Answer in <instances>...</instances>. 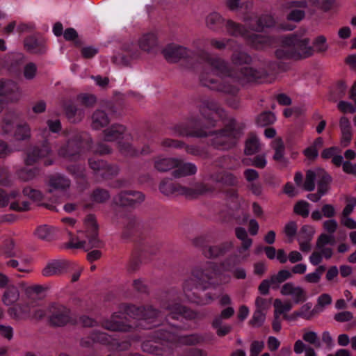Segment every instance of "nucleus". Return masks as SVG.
<instances>
[{
	"label": "nucleus",
	"instance_id": "680f3d73",
	"mask_svg": "<svg viewBox=\"0 0 356 356\" xmlns=\"http://www.w3.org/2000/svg\"><path fill=\"white\" fill-rule=\"evenodd\" d=\"M292 277V273L288 270H281L276 275L271 276L272 284H279Z\"/></svg>",
	"mask_w": 356,
	"mask_h": 356
},
{
	"label": "nucleus",
	"instance_id": "de8ad7c7",
	"mask_svg": "<svg viewBox=\"0 0 356 356\" xmlns=\"http://www.w3.org/2000/svg\"><path fill=\"white\" fill-rule=\"evenodd\" d=\"M318 177V169L316 170H308L306 173L303 188L307 191H313L315 188V181Z\"/></svg>",
	"mask_w": 356,
	"mask_h": 356
},
{
	"label": "nucleus",
	"instance_id": "603ef678",
	"mask_svg": "<svg viewBox=\"0 0 356 356\" xmlns=\"http://www.w3.org/2000/svg\"><path fill=\"white\" fill-rule=\"evenodd\" d=\"M245 39L256 49L261 48L263 44L268 42V38L262 35L251 33L248 32Z\"/></svg>",
	"mask_w": 356,
	"mask_h": 356
},
{
	"label": "nucleus",
	"instance_id": "6e6d98bb",
	"mask_svg": "<svg viewBox=\"0 0 356 356\" xmlns=\"http://www.w3.org/2000/svg\"><path fill=\"white\" fill-rule=\"evenodd\" d=\"M276 118L270 111H266L261 113L257 118V123L261 127H266L273 124L275 121Z\"/></svg>",
	"mask_w": 356,
	"mask_h": 356
},
{
	"label": "nucleus",
	"instance_id": "9d476101",
	"mask_svg": "<svg viewBox=\"0 0 356 356\" xmlns=\"http://www.w3.org/2000/svg\"><path fill=\"white\" fill-rule=\"evenodd\" d=\"M83 137L80 134H75L68 140L67 143L58 149V155L69 159H75L83 146Z\"/></svg>",
	"mask_w": 356,
	"mask_h": 356
},
{
	"label": "nucleus",
	"instance_id": "2f4dec72",
	"mask_svg": "<svg viewBox=\"0 0 356 356\" xmlns=\"http://www.w3.org/2000/svg\"><path fill=\"white\" fill-rule=\"evenodd\" d=\"M68 267L65 261H54L49 263L42 270V275L45 277L60 275L64 273Z\"/></svg>",
	"mask_w": 356,
	"mask_h": 356
},
{
	"label": "nucleus",
	"instance_id": "b1692460",
	"mask_svg": "<svg viewBox=\"0 0 356 356\" xmlns=\"http://www.w3.org/2000/svg\"><path fill=\"white\" fill-rule=\"evenodd\" d=\"M122 231L121 237L124 240L131 238L137 231V221L135 216L126 215L122 218Z\"/></svg>",
	"mask_w": 356,
	"mask_h": 356
},
{
	"label": "nucleus",
	"instance_id": "dca6fc26",
	"mask_svg": "<svg viewBox=\"0 0 356 356\" xmlns=\"http://www.w3.org/2000/svg\"><path fill=\"white\" fill-rule=\"evenodd\" d=\"M104 140L113 142L120 139L129 140L131 138L130 134H127V128L120 124H113L103 131Z\"/></svg>",
	"mask_w": 356,
	"mask_h": 356
},
{
	"label": "nucleus",
	"instance_id": "bf43d9fd",
	"mask_svg": "<svg viewBox=\"0 0 356 356\" xmlns=\"http://www.w3.org/2000/svg\"><path fill=\"white\" fill-rule=\"evenodd\" d=\"M273 148L275 150L273 159L281 161L284 156V145L281 138H276L272 143Z\"/></svg>",
	"mask_w": 356,
	"mask_h": 356
},
{
	"label": "nucleus",
	"instance_id": "09e8293b",
	"mask_svg": "<svg viewBox=\"0 0 356 356\" xmlns=\"http://www.w3.org/2000/svg\"><path fill=\"white\" fill-rule=\"evenodd\" d=\"M184 147L188 154L193 156H197L201 159H207L210 156L208 150L205 147L197 145H188L186 144Z\"/></svg>",
	"mask_w": 356,
	"mask_h": 356
},
{
	"label": "nucleus",
	"instance_id": "13d9d810",
	"mask_svg": "<svg viewBox=\"0 0 356 356\" xmlns=\"http://www.w3.org/2000/svg\"><path fill=\"white\" fill-rule=\"evenodd\" d=\"M309 206L310 204L307 202L300 200L294 205L293 211L302 218H307L309 213Z\"/></svg>",
	"mask_w": 356,
	"mask_h": 356
},
{
	"label": "nucleus",
	"instance_id": "6ab92c4d",
	"mask_svg": "<svg viewBox=\"0 0 356 356\" xmlns=\"http://www.w3.org/2000/svg\"><path fill=\"white\" fill-rule=\"evenodd\" d=\"M122 318L120 312L114 313L110 319L104 320L102 323V326L111 331H119V332H129L132 330L133 327L129 324H127L122 321H120Z\"/></svg>",
	"mask_w": 356,
	"mask_h": 356
},
{
	"label": "nucleus",
	"instance_id": "cd10ccee",
	"mask_svg": "<svg viewBox=\"0 0 356 356\" xmlns=\"http://www.w3.org/2000/svg\"><path fill=\"white\" fill-rule=\"evenodd\" d=\"M17 116L14 112H6L0 122L1 134L3 136H11L15 128Z\"/></svg>",
	"mask_w": 356,
	"mask_h": 356
},
{
	"label": "nucleus",
	"instance_id": "79ce46f5",
	"mask_svg": "<svg viewBox=\"0 0 356 356\" xmlns=\"http://www.w3.org/2000/svg\"><path fill=\"white\" fill-rule=\"evenodd\" d=\"M318 191L324 195L330 189V184L332 181L331 176L323 169H318V177L317 179Z\"/></svg>",
	"mask_w": 356,
	"mask_h": 356
},
{
	"label": "nucleus",
	"instance_id": "5701e85b",
	"mask_svg": "<svg viewBox=\"0 0 356 356\" xmlns=\"http://www.w3.org/2000/svg\"><path fill=\"white\" fill-rule=\"evenodd\" d=\"M232 54L230 57L231 63L236 67L243 65H250L252 61V58L250 54L244 51L241 50V45L237 42H234V46L232 47Z\"/></svg>",
	"mask_w": 356,
	"mask_h": 356
},
{
	"label": "nucleus",
	"instance_id": "37998d69",
	"mask_svg": "<svg viewBox=\"0 0 356 356\" xmlns=\"http://www.w3.org/2000/svg\"><path fill=\"white\" fill-rule=\"evenodd\" d=\"M261 144L256 135L251 134L245 140L244 153L246 155H252L259 152Z\"/></svg>",
	"mask_w": 356,
	"mask_h": 356
},
{
	"label": "nucleus",
	"instance_id": "a18cd8bd",
	"mask_svg": "<svg viewBox=\"0 0 356 356\" xmlns=\"http://www.w3.org/2000/svg\"><path fill=\"white\" fill-rule=\"evenodd\" d=\"M234 314V309L232 307H228L221 311L220 314L216 315L211 322L213 328L223 326L222 321L230 318Z\"/></svg>",
	"mask_w": 356,
	"mask_h": 356
},
{
	"label": "nucleus",
	"instance_id": "5fc2aeb1",
	"mask_svg": "<svg viewBox=\"0 0 356 356\" xmlns=\"http://www.w3.org/2000/svg\"><path fill=\"white\" fill-rule=\"evenodd\" d=\"M110 198L109 192L103 188H96L92 191L91 199L93 202L97 203H104L108 200Z\"/></svg>",
	"mask_w": 356,
	"mask_h": 356
},
{
	"label": "nucleus",
	"instance_id": "f8f14e48",
	"mask_svg": "<svg viewBox=\"0 0 356 356\" xmlns=\"http://www.w3.org/2000/svg\"><path fill=\"white\" fill-rule=\"evenodd\" d=\"M86 222L88 226L86 250L88 251L92 248H102L104 243L98 237V226L95 216L92 215L88 216Z\"/></svg>",
	"mask_w": 356,
	"mask_h": 356
},
{
	"label": "nucleus",
	"instance_id": "4468645a",
	"mask_svg": "<svg viewBox=\"0 0 356 356\" xmlns=\"http://www.w3.org/2000/svg\"><path fill=\"white\" fill-rule=\"evenodd\" d=\"M24 47L30 54L43 55L47 51L45 39L39 34L27 36L24 40Z\"/></svg>",
	"mask_w": 356,
	"mask_h": 356
},
{
	"label": "nucleus",
	"instance_id": "412c9836",
	"mask_svg": "<svg viewBox=\"0 0 356 356\" xmlns=\"http://www.w3.org/2000/svg\"><path fill=\"white\" fill-rule=\"evenodd\" d=\"M209 179L216 184H221L225 186H236L238 184V177L232 172L220 171L211 173Z\"/></svg>",
	"mask_w": 356,
	"mask_h": 356
},
{
	"label": "nucleus",
	"instance_id": "49530a36",
	"mask_svg": "<svg viewBox=\"0 0 356 356\" xmlns=\"http://www.w3.org/2000/svg\"><path fill=\"white\" fill-rule=\"evenodd\" d=\"M184 292L186 296L188 298V299L190 301L193 302L197 305H209V304L211 303L214 300V298H213L211 294L209 293L205 294L204 297H200V296H197L196 295V293L193 292V291H190L188 292V291H184Z\"/></svg>",
	"mask_w": 356,
	"mask_h": 356
},
{
	"label": "nucleus",
	"instance_id": "7c9ffc66",
	"mask_svg": "<svg viewBox=\"0 0 356 356\" xmlns=\"http://www.w3.org/2000/svg\"><path fill=\"white\" fill-rule=\"evenodd\" d=\"M71 184L70 180L65 176L56 174L49 177V193H52L54 190L64 191L70 188Z\"/></svg>",
	"mask_w": 356,
	"mask_h": 356
},
{
	"label": "nucleus",
	"instance_id": "6e6552de",
	"mask_svg": "<svg viewBox=\"0 0 356 356\" xmlns=\"http://www.w3.org/2000/svg\"><path fill=\"white\" fill-rule=\"evenodd\" d=\"M22 96V90L16 82L10 79L0 80V99L7 103H16Z\"/></svg>",
	"mask_w": 356,
	"mask_h": 356
},
{
	"label": "nucleus",
	"instance_id": "4be33fe9",
	"mask_svg": "<svg viewBox=\"0 0 356 356\" xmlns=\"http://www.w3.org/2000/svg\"><path fill=\"white\" fill-rule=\"evenodd\" d=\"M50 152L51 147L47 141L45 140L40 147H35L27 153L25 163L26 165H31L40 159L48 156Z\"/></svg>",
	"mask_w": 356,
	"mask_h": 356
},
{
	"label": "nucleus",
	"instance_id": "ea45409f",
	"mask_svg": "<svg viewBox=\"0 0 356 356\" xmlns=\"http://www.w3.org/2000/svg\"><path fill=\"white\" fill-rule=\"evenodd\" d=\"M188 189L184 195L186 196L202 195L211 194L215 191V187L204 183H197L193 187H186Z\"/></svg>",
	"mask_w": 356,
	"mask_h": 356
},
{
	"label": "nucleus",
	"instance_id": "69168bd1",
	"mask_svg": "<svg viewBox=\"0 0 356 356\" xmlns=\"http://www.w3.org/2000/svg\"><path fill=\"white\" fill-rule=\"evenodd\" d=\"M77 99L81 102V104L88 108L93 107L96 102L97 98L94 95L91 94H81L77 96Z\"/></svg>",
	"mask_w": 356,
	"mask_h": 356
},
{
	"label": "nucleus",
	"instance_id": "8fccbe9b",
	"mask_svg": "<svg viewBox=\"0 0 356 356\" xmlns=\"http://www.w3.org/2000/svg\"><path fill=\"white\" fill-rule=\"evenodd\" d=\"M55 229L47 225L39 226L35 230V235L42 240H51L55 235Z\"/></svg>",
	"mask_w": 356,
	"mask_h": 356
},
{
	"label": "nucleus",
	"instance_id": "e2e57ef3",
	"mask_svg": "<svg viewBox=\"0 0 356 356\" xmlns=\"http://www.w3.org/2000/svg\"><path fill=\"white\" fill-rule=\"evenodd\" d=\"M63 37L67 41H73L76 47H81V40L79 38L78 33L73 28H67L63 33Z\"/></svg>",
	"mask_w": 356,
	"mask_h": 356
},
{
	"label": "nucleus",
	"instance_id": "393cba45",
	"mask_svg": "<svg viewBox=\"0 0 356 356\" xmlns=\"http://www.w3.org/2000/svg\"><path fill=\"white\" fill-rule=\"evenodd\" d=\"M90 127L94 130H100L106 127L111 122V119L105 111L96 109L90 115Z\"/></svg>",
	"mask_w": 356,
	"mask_h": 356
},
{
	"label": "nucleus",
	"instance_id": "338daca9",
	"mask_svg": "<svg viewBox=\"0 0 356 356\" xmlns=\"http://www.w3.org/2000/svg\"><path fill=\"white\" fill-rule=\"evenodd\" d=\"M142 349L144 352L151 354L162 355L163 350L156 344V341H147L142 343Z\"/></svg>",
	"mask_w": 356,
	"mask_h": 356
},
{
	"label": "nucleus",
	"instance_id": "1a4fd4ad",
	"mask_svg": "<svg viewBox=\"0 0 356 356\" xmlns=\"http://www.w3.org/2000/svg\"><path fill=\"white\" fill-rule=\"evenodd\" d=\"M48 318L51 325L64 326L70 322V310L62 305L52 304L48 308Z\"/></svg>",
	"mask_w": 356,
	"mask_h": 356
},
{
	"label": "nucleus",
	"instance_id": "7ed1b4c3",
	"mask_svg": "<svg viewBox=\"0 0 356 356\" xmlns=\"http://www.w3.org/2000/svg\"><path fill=\"white\" fill-rule=\"evenodd\" d=\"M309 38L291 34L283 38L281 46L275 51V57L280 60H299L312 56L313 48L309 45Z\"/></svg>",
	"mask_w": 356,
	"mask_h": 356
},
{
	"label": "nucleus",
	"instance_id": "4c0bfd02",
	"mask_svg": "<svg viewBox=\"0 0 356 356\" xmlns=\"http://www.w3.org/2000/svg\"><path fill=\"white\" fill-rule=\"evenodd\" d=\"M180 163V159L175 158H156L154 166L159 172H167L174 169Z\"/></svg>",
	"mask_w": 356,
	"mask_h": 356
},
{
	"label": "nucleus",
	"instance_id": "f3484780",
	"mask_svg": "<svg viewBox=\"0 0 356 356\" xmlns=\"http://www.w3.org/2000/svg\"><path fill=\"white\" fill-rule=\"evenodd\" d=\"M232 242H225L216 245H204L201 246L202 254L209 259H215L223 256L232 248Z\"/></svg>",
	"mask_w": 356,
	"mask_h": 356
},
{
	"label": "nucleus",
	"instance_id": "39448f33",
	"mask_svg": "<svg viewBox=\"0 0 356 356\" xmlns=\"http://www.w3.org/2000/svg\"><path fill=\"white\" fill-rule=\"evenodd\" d=\"M152 337L154 340L165 341L171 348L181 346H194L204 341V337L198 333L180 335L174 327H170V330L161 328L154 330L152 332Z\"/></svg>",
	"mask_w": 356,
	"mask_h": 356
},
{
	"label": "nucleus",
	"instance_id": "f257e3e1",
	"mask_svg": "<svg viewBox=\"0 0 356 356\" xmlns=\"http://www.w3.org/2000/svg\"><path fill=\"white\" fill-rule=\"evenodd\" d=\"M193 122L190 120L187 124H179L172 128V134L175 136H186L195 138L211 137L210 144L216 149L229 150L234 148L243 133L237 126L236 122L232 120L224 128L218 131H210L205 128L194 129L191 127Z\"/></svg>",
	"mask_w": 356,
	"mask_h": 356
},
{
	"label": "nucleus",
	"instance_id": "0eeeda50",
	"mask_svg": "<svg viewBox=\"0 0 356 356\" xmlns=\"http://www.w3.org/2000/svg\"><path fill=\"white\" fill-rule=\"evenodd\" d=\"M144 200L145 195L134 190L122 191L113 197L114 204L120 207H135Z\"/></svg>",
	"mask_w": 356,
	"mask_h": 356
},
{
	"label": "nucleus",
	"instance_id": "c9c22d12",
	"mask_svg": "<svg viewBox=\"0 0 356 356\" xmlns=\"http://www.w3.org/2000/svg\"><path fill=\"white\" fill-rule=\"evenodd\" d=\"M197 172V167L192 163H183L180 160V163L175 168L172 175L175 178H180L186 176L195 175Z\"/></svg>",
	"mask_w": 356,
	"mask_h": 356
},
{
	"label": "nucleus",
	"instance_id": "423d86ee",
	"mask_svg": "<svg viewBox=\"0 0 356 356\" xmlns=\"http://www.w3.org/2000/svg\"><path fill=\"white\" fill-rule=\"evenodd\" d=\"M120 311L131 318L153 323L161 317V312L152 305L137 307L134 305L122 304Z\"/></svg>",
	"mask_w": 356,
	"mask_h": 356
},
{
	"label": "nucleus",
	"instance_id": "20e7f679",
	"mask_svg": "<svg viewBox=\"0 0 356 356\" xmlns=\"http://www.w3.org/2000/svg\"><path fill=\"white\" fill-rule=\"evenodd\" d=\"M217 265L211 261H205L193 267L191 275L186 279L183 284L184 291H190L193 289L205 291L209 288L210 281L217 274Z\"/></svg>",
	"mask_w": 356,
	"mask_h": 356
},
{
	"label": "nucleus",
	"instance_id": "c03bdc74",
	"mask_svg": "<svg viewBox=\"0 0 356 356\" xmlns=\"http://www.w3.org/2000/svg\"><path fill=\"white\" fill-rule=\"evenodd\" d=\"M16 140H25L31 138V128L27 123H21L15 126L11 135Z\"/></svg>",
	"mask_w": 356,
	"mask_h": 356
},
{
	"label": "nucleus",
	"instance_id": "864d4df0",
	"mask_svg": "<svg viewBox=\"0 0 356 356\" xmlns=\"http://www.w3.org/2000/svg\"><path fill=\"white\" fill-rule=\"evenodd\" d=\"M243 163L245 165H252L259 169H264L267 164V161L264 154H260L252 159H244Z\"/></svg>",
	"mask_w": 356,
	"mask_h": 356
},
{
	"label": "nucleus",
	"instance_id": "3c124183",
	"mask_svg": "<svg viewBox=\"0 0 356 356\" xmlns=\"http://www.w3.org/2000/svg\"><path fill=\"white\" fill-rule=\"evenodd\" d=\"M118 147L120 152L125 156H136L139 155V151L129 142L119 141Z\"/></svg>",
	"mask_w": 356,
	"mask_h": 356
},
{
	"label": "nucleus",
	"instance_id": "a19ab883",
	"mask_svg": "<svg viewBox=\"0 0 356 356\" xmlns=\"http://www.w3.org/2000/svg\"><path fill=\"white\" fill-rule=\"evenodd\" d=\"M0 254L6 258L19 257L20 251L15 246L13 239L7 238L3 241L0 249Z\"/></svg>",
	"mask_w": 356,
	"mask_h": 356
},
{
	"label": "nucleus",
	"instance_id": "c756f323",
	"mask_svg": "<svg viewBox=\"0 0 356 356\" xmlns=\"http://www.w3.org/2000/svg\"><path fill=\"white\" fill-rule=\"evenodd\" d=\"M138 45L143 51L154 52L159 46L157 36L152 33L144 34L138 40Z\"/></svg>",
	"mask_w": 356,
	"mask_h": 356
},
{
	"label": "nucleus",
	"instance_id": "58836bf2",
	"mask_svg": "<svg viewBox=\"0 0 356 356\" xmlns=\"http://www.w3.org/2000/svg\"><path fill=\"white\" fill-rule=\"evenodd\" d=\"M254 21L255 24L247 22V26L250 29L257 32L261 31L264 27H271L275 24V19L270 15H263Z\"/></svg>",
	"mask_w": 356,
	"mask_h": 356
},
{
	"label": "nucleus",
	"instance_id": "4d7b16f0",
	"mask_svg": "<svg viewBox=\"0 0 356 356\" xmlns=\"http://www.w3.org/2000/svg\"><path fill=\"white\" fill-rule=\"evenodd\" d=\"M275 312L274 313L280 316L285 312H289L293 305L290 301L282 302L280 299H275L274 302Z\"/></svg>",
	"mask_w": 356,
	"mask_h": 356
},
{
	"label": "nucleus",
	"instance_id": "72a5a7b5",
	"mask_svg": "<svg viewBox=\"0 0 356 356\" xmlns=\"http://www.w3.org/2000/svg\"><path fill=\"white\" fill-rule=\"evenodd\" d=\"M312 303L307 302L303 305L298 310L295 311L293 314L288 316L284 315V317L286 319L289 320H296L298 318L300 317L306 320H310L316 314V309H312Z\"/></svg>",
	"mask_w": 356,
	"mask_h": 356
},
{
	"label": "nucleus",
	"instance_id": "c85d7f7f",
	"mask_svg": "<svg viewBox=\"0 0 356 356\" xmlns=\"http://www.w3.org/2000/svg\"><path fill=\"white\" fill-rule=\"evenodd\" d=\"M4 289L1 296L2 302L7 306L16 303L20 296L18 287L10 282Z\"/></svg>",
	"mask_w": 356,
	"mask_h": 356
},
{
	"label": "nucleus",
	"instance_id": "f03ea898",
	"mask_svg": "<svg viewBox=\"0 0 356 356\" xmlns=\"http://www.w3.org/2000/svg\"><path fill=\"white\" fill-rule=\"evenodd\" d=\"M230 73L222 76L223 80L221 83H218L216 79L211 77V74L204 71L200 74V81L203 86L211 90L236 95L240 84L261 80L268 75L267 70L263 67L254 68L249 66L242 67Z\"/></svg>",
	"mask_w": 356,
	"mask_h": 356
},
{
	"label": "nucleus",
	"instance_id": "f704fd0d",
	"mask_svg": "<svg viewBox=\"0 0 356 356\" xmlns=\"http://www.w3.org/2000/svg\"><path fill=\"white\" fill-rule=\"evenodd\" d=\"M225 19L218 13L213 12L208 15L205 19L206 26L215 32L222 30Z\"/></svg>",
	"mask_w": 356,
	"mask_h": 356
},
{
	"label": "nucleus",
	"instance_id": "e433bc0d",
	"mask_svg": "<svg viewBox=\"0 0 356 356\" xmlns=\"http://www.w3.org/2000/svg\"><path fill=\"white\" fill-rule=\"evenodd\" d=\"M224 26L227 33L233 37H243L245 38L248 32L243 25L231 19L226 20Z\"/></svg>",
	"mask_w": 356,
	"mask_h": 356
},
{
	"label": "nucleus",
	"instance_id": "a878e982",
	"mask_svg": "<svg viewBox=\"0 0 356 356\" xmlns=\"http://www.w3.org/2000/svg\"><path fill=\"white\" fill-rule=\"evenodd\" d=\"M159 190L161 193L166 196L184 195V193L188 191L186 186H182L179 184L173 183L168 179H163L161 181Z\"/></svg>",
	"mask_w": 356,
	"mask_h": 356
},
{
	"label": "nucleus",
	"instance_id": "2eb2a0df",
	"mask_svg": "<svg viewBox=\"0 0 356 356\" xmlns=\"http://www.w3.org/2000/svg\"><path fill=\"white\" fill-rule=\"evenodd\" d=\"M204 59L206 63L212 68V72L220 76L227 75L231 72L237 70L232 68L229 64L225 59L218 56H211L208 53L204 54Z\"/></svg>",
	"mask_w": 356,
	"mask_h": 356
},
{
	"label": "nucleus",
	"instance_id": "473e14b6",
	"mask_svg": "<svg viewBox=\"0 0 356 356\" xmlns=\"http://www.w3.org/2000/svg\"><path fill=\"white\" fill-rule=\"evenodd\" d=\"M339 127L341 133V143L343 147H347L352 140L353 132L350 122L346 117L340 118Z\"/></svg>",
	"mask_w": 356,
	"mask_h": 356
},
{
	"label": "nucleus",
	"instance_id": "774afa93",
	"mask_svg": "<svg viewBox=\"0 0 356 356\" xmlns=\"http://www.w3.org/2000/svg\"><path fill=\"white\" fill-rule=\"evenodd\" d=\"M38 168H32V169H22L18 172L19 177L24 181H28L33 179L38 174Z\"/></svg>",
	"mask_w": 356,
	"mask_h": 356
},
{
	"label": "nucleus",
	"instance_id": "a211bd4d",
	"mask_svg": "<svg viewBox=\"0 0 356 356\" xmlns=\"http://www.w3.org/2000/svg\"><path fill=\"white\" fill-rule=\"evenodd\" d=\"M199 110L201 114L209 120H212V118L209 115H207V111H211V113L216 114L220 118L225 117L224 109L216 101L211 99H203L201 102V104L199 105Z\"/></svg>",
	"mask_w": 356,
	"mask_h": 356
},
{
	"label": "nucleus",
	"instance_id": "052dcab7",
	"mask_svg": "<svg viewBox=\"0 0 356 356\" xmlns=\"http://www.w3.org/2000/svg\"><path fill=\"white\" fill-rule=\"evenodd\" d=\"M119 172V168L117 165H110L106 162L105 166H104L102 171L101 172L99 177L103 179H110Z\"/></svg>",
	"mask_w": 356,
	"mask_h": 356
},
{
	"label": "nucleus",
	"instance_id": "aec40b11",
	"mask_svg": "<svg viewBox=\"0 0 356 356\" xmlns=\"http://www.w3.org/2000/svg\"><path fill=\"white\" fill-rule=\"evenodd\" d=\"M280 292L283 296H292L296 304L303 302L307 298L306 291L300 286H295L292 282L284 284Z\"/></svg>",
	"mask_w": 356,
	"mask_h": 356
},
{
	"label": "nucleus",
	"instance_id": "ddd939ff",
	"mask_svg": "<svg viewBox=\"0 0 356 356\" xmlns=\"http://www.w3.org/2000/svg\"><path fill=\"white\" fill-rule=\"evenodd\" d=\"M163 54L167 60L177 63L181 59H188L193 57L194 53L183 46L170 44L163 50Z\"/></svg>",
	"mask_w": 356,
	"mask_h": 356
},
{
	"label": "nucleus",
	"instance_id": "bb28decb",
	"mask_svg": "<svg viewBox=\"0 0 356 356\" xmlns=\"http://www.w3.org/2000/svg\"><path fill=\"white\" fill-rule=\"evenodd\" d=\"M64 112L66 118L71 123H79L85 117V111L72 102H69L64 106Z\"/></svg>",
	"mask_w": 356,
	"mask_h": 356
},
{
	"label": "nucleus",
	"instance_id": "0e129e2a",
	"mask_svg": "<svg viewBox=\"0 0 356 356\" xmlns=\"http://www.w3.org/2000/svg\"><path fill=\"white\" fill-rule=\"evenodd\" d=\"M311 6L325 12L330 10L334 5V0H309Z\"/></svg>",
	"mask_w": 356,
	"mask_h": 356
},
{
	"label": "nucleus",
	"instance_id": "9b49d317",
	"mask_svg": "<svg viewBox=\"0 0 356 356\" xmlns=\"http://www.w3.org/2000/svg\"><path fill=\"white\" fill-rule=\"evenodd\" d=\"M162 308L168 312V316L172 319H178L179 316H183L188 320L200 318L197 312L179 303H164Z\"/></svg>",
	"mask_w": 356,
	"mask_h": 356
}]
</instances>
